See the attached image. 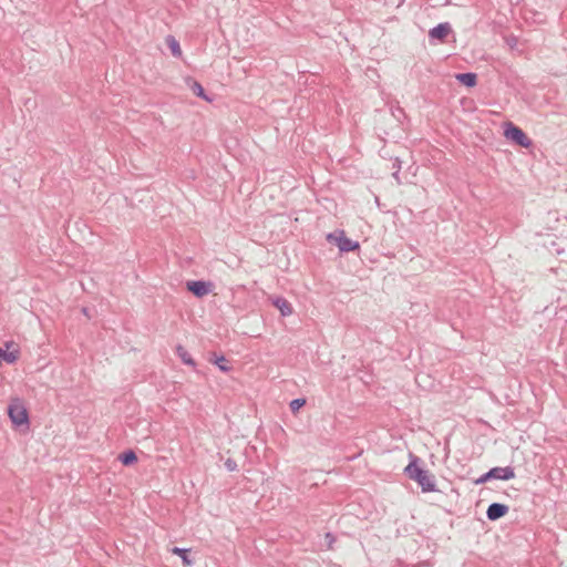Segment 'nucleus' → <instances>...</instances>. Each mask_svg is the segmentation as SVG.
Returning <instances> with one entry per match:
<instances>
[{
    "instance_id": "1",
    "label": "nucleus",
    "mask_w": 567,
    "mask_h": 567,
    "mask_svg": "<svg viewBox=\"0 0 567 567\" xmlns=\"http://www.w3.org/2000/svg\"><path fill=\"white\" fill-rule=\"evenodd\" d=\"M420 457L414 454H410V463L404 468V474L411 480L416 482L423 493H430L436 491L435 476L427 470H423L419 466Z\"/></svg>"
},
{
    "instance_id": "2",
    "label": "nucleus",
    "mask_w": 567,
    "mask_h": 567,
    "mask_svg": "<svg viewBox=\"0 0 567 567\" xmlns=\"http://www.w3.org/2000/svg\"><path fill=\"white\" fill-rule=\"evenodd\" d=\"M8 414L16 427L29 429V414L28 410L19 399H14L8 408Z\"/></svg>"
},
{
    "instance_id": "3",
    "label": "nucleus",
    "mask_w": 567,
    "mask_h": 567,
    "mask_svg": "<svg viewBox=\"0 0 567 567\" xmlns=\"http://www.w3.org/2000/svg\"><path fill=\"white\" fill-rule=\"evenodd\" d=\"M327 240L331 244H336L341 252L354 251L360 248L359 243L348 238L343 230L329 234Z\"/></svg>"
},
{
    "instance_id": "4",
    "label": "nucleus",
    "mask_w": 567,
    "mask_h": 567,
    "mask_svg": "<svg viewBox=\"0 0 567 567\" xmlns=\"http://www.w3.org/2000/svg\"><path fill=\"white\" fill-rule=\"evenodd\" d=\"M504 135L515 144L528 148L532 146V140L525 134V132L513 123H507Z\"/></svg>"
},
{
    "instance_id": "5",
    "label": "nucleus",
    "mask_w": 567,
    "mask_h": 567,
    "mask_svg": "<svg viewBox=\"0 0 567 567\" xmlns=\"http://www.w3.org/2000/svg\"><path fill=\"white\" fill-rule=\"evenodd\" d=\"M515 477V471L512 466L493 467L475 481V484H484L489 480L508 481Z\"/></svg>"
},
{
    "instance_id": "6",
    "label": "nucleus",
    "mask_w": 567,
    "mask_h": 567,
    "mask_svg": "<svg viewBox=\"0 0 567 567\" xmlns=\"http://www.w3.org/2000/svg\"><path fill=\"white\" fill-rule=\"evenodd\" d=\"M213 284L204 280H190L186 282V288L195 297L202 298L212 291Z\"/></svg>"
},
{
    "instance_id": "7",
    "label": "nucleus",
    "mask_w": 567,
    "mask_h": 567,
    "mask_svg": "<svg viewBox=\"0 0 567 567\" xmlns=\"http://www.w3.org/2000/svg\"><path fill=\"white\" fill-rule=\"evenodd\" d=\"M452 28L449 22H443L437 24L436 27L432 28L429 31V37L432 40H439L443 42L446 37L451 33Z\"/></svg>"
},
{
    "instance_id": "8",
    "label": "nucleus",
    "mask_w": 567,
    "mask_h": 567,
    "mask_svg": "<svg viewBox=\"0 0 567 567\" xmlns=\"http://www.w3.org/2000/svg\"><path fill=\"white\" fill-rule=\"evenodd\" d=\"M508 506L502 503H492L487 511L486 516L489 520H497L508 513Z\"/></svg>"
},
{
    "instance_id": "9",
    "label": "nucleus",
    "mask_w": 567,
    "mask_h": 567,
    "mask_svg": "<svg viewBox=\"0 0 567 567\" xmlns=\"http://www.w3.org/2000/svg\"><path fill=\"white\" fill-rule=\"evenodd\" d=\"M272 305L280 311L281 316L284 317H288L293 312L291 303L282 297H277L274 299Z\"/></svg>"
},
{
    "instance_id": "10",
    "label": "nucleus",
    "mask_w": 567,
    "mask_h": 567,
    "mask_svg": "<svg viewBox=\"0 0 567 567\" xmlns=\"http://www.w3.org/2000/svg\"><path fill=\"white\" fill-rule=\"evenodd\" d=\"M456 80L462 83L463 85L467 86V87H473L476 85V82H477V75L475 73H472V72H466V73H457L455 75Z\"/></svg>"
},
{
    "instance_id": "11",
    "label": "nucleus",
    "mask_w": 567,
    "mask_h": 567,
    "mask_svg": "<svg viewBox=\"0 0 567 567\" xmlns=\"http://www.w3.org/2000/svg\"><path fill=\"white\" fill-rule=\"evenodd\" d=\"M176 354L182 360V362L186 365H189L192 368L196 367L195 360L192 358V355L188 353V351L181 344L176 347Z\"/></svg>"
},
{
    "instance_id": "12",
    "label": "nucleus",
    "mask_w": 567,
    "mask_h": 567,
    "mask_svg": "<svg viewBox=\"0 0 567 567\" xmlns=\"http://www.w3.org/2000/svg\"><path fill=\"white\" fill-rule=\"evenodd\" d=\"M169 550L173 555L179 556L185 566H192L194 564V560L189 558L190 549L173 547Z\"/></svg>"
},
{
    "instance_id": "13",
    "label": "nucleus",
    "mask_w": 567,
    "mask_h": 567,
    "mask_svg": "<svg viewBox=\"0 0 567 567\" xmlns=\"http://www.w3.org/2000/svg\"><path fill=\"white\" fill-rule=\"evenodd\" d=\"M188 81L189 87L196 96L202 97L205 101H210V99L205 94V90L199 82L192 79H189Z\"/></svg>"
},
{
    "instance_id": "14",
    "label": "nucleus",
    "mask_w": 567,
    "mask_h": 567,
    "mask_svg": "<svg viewBox=\"0 0 567 567\" xmlns=\"http://www.w3.org/2000/svg\"><path fill=\"white\" fill-rule=\"evenodd\" d=\"M118 460L123 465L128 466L137 462V456L134 451L127 450L120 454Z\"/></svg>"
},
{
    "instance_id": "15",
    "label": "nucleus",
    "mask_w": 567,
    "mask_h": 567,
    "mask_svg": "<svg viewBox=\"0 0 567 567\" xmlns=\"http://www.w3.org/2000/svg\"><path fill=\"white\" fill-rule=\"evenodd\" d=\"M166 43H167L168 48L171 49V52L174 56L178 58L182 55V50H181L179 43L173 35H168L166 38Z\"/></svg>"
},
{
    "instance_id": "16",
    "label": "nucleus",
    "mask_w": 567,
    "mask_h": 567,
    "mask_svg": "<svg viewBox=\"0 0 567 567\" xmlns=\"http://www.w3.org/2000/svg\"><path fill=\"white\" fill-rule=\"evenodd\" d=\"M0 358H2L8 363H13L19 358V352L17 350L14 351H4L0 349Z\"/></svg>"
},
{
    "instance_id": "17",
    "label": "nucleus",
    "mask_w": 567,
    "mask_h": 567,
    "mask_svg": "<svg viewBox=\"0 0 567 567\" xmlns=\"http://www.w3.org/2000/svg\"><path fill=\"white\" fill-rule=\"evenodd\" d=\"M214 363L219 368L220 371L223 372H228L231 367L227 364V360L225 359L224 355H220V357H217L215 360H214Z\"/></svg>"
},
{
    "instance_id": "18",
    "label": "nucleus",
    "mask_w": 567,
    "mask_h": 567,
    "mask_svg": "<svg viewBox=\"0 0 567 567\" xmlns=\"http://www.w3.org/2000/svg\"><path fill=\"white\" fill-rule=\"evenodd\" d=\"M306 404L305 399H295L290 402V409L292 412H297L299 409H301Z\"/></svg>"
},
{
    "instance_id": "19",
    "label": "nucleus",
    "mask_w": 567,
    "mask_h": 567,
    "mask_svg": "<svg viewBox=\"0 0 567 567\" xmlns=\"http://www.w3.org/2000/svg\"><path fill=\"white\" fill-rule=\"evenodd\" d=\"M392 115L401 122L405 117L403 110L400 106L391 107Z\"/></svg>"
},
{
    "instance_id": "20",
    "label": "nucleus",
    "mask_w": 567,
    "mask_h": 567,
    "mask_svg": "<svg viewBox=\"0 0 567 567\" xmlns=\"http://www.w3.org/2000/svg\"><path fill=\"white\" fill-rule=\"evenodd\" d=\"M392 168L395 171L393 172V177L396 179L398 183H400L399 173L401 169V161L399 158H395V161L392 164Z\"/></svg>"
},
{
    "instance_id": "21",
    "label": "nucleus",
    "mask_w": 567,
    "mask_h": 567,
    "mask_svg": "<svg viewBox=\"0 0 567 567\" xmlns=\"http://www.w3.org/2000/svg\"><path fill=\"white\" fill-rule=\"evenodd\" d=\"M225 467L229 471V472H234L237 470V463L235 460L233 458H227L225 461Z\"/></svg>"
},
{
    "instance_id": "22",
    "label": "nucleus",
    "mask_w": 567,
    "mask_h": 567,
    "mask_svg": "<svg viewBox=\"0 0 567 567\" xmlns=\"http://www.w3.org/2000/svg\"><path fill=\"white\" fill-rule=\"evenodd\" d=\"M326 539L328 540V547L332 548V543L336 540L334 536L331 533H327Z\"/></svg>"
},
{
    "instance_id": "23",
    "label": "nucleus",
    "mask_w": 567,
    "mask_h": 567,
    "mask_svg": "<svg viewBox=\"0 0 567 567\" xmlns=\"http://www.w3.org/2000/svg\"><path fill=\"white\" fill-rule=\"evenodd\" d=\"M83 313H84L85 316H89V315H87V309H86V308H83Z\"/></svg>"
}]
</instances>
